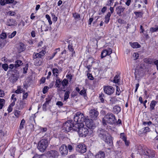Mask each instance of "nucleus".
<instances>
[{"label":"nucleus","mask_w":158,"mask_h":158,"mask_svg":"<svg viewBox=\"0 0 158 158\" xmlns=\"http://www.w3.org/2000/svg\"><path fill=\"white\" fill-rule=\"evenodd\" d=\"M98 136L101 139L104 140L110 146H112L113 142L111 137L109 135L108 132L105 130L99 129L97 131Z\"/></svg>","instance_id":"f257e3e1"},{"label":"nucleus","mask_w":158,"mask_h":158,"mask_svg":"<svg viewBox=\"0 0 158 158\" xmlns=\"http://www.w3.org/2000/svg\"><path fill=\"white\" fill-rule=\"evenodd\" d=\"M117 122V119L114 114L110 112L108 113L102 118V123L104 126L107 124L114 125Z\"/></svg>","instance_id":"f03ea898"},{"label":"nucleus","mask_w":158,"mask_h":158,"mask_svg":"<svg viewBox=\"0 0 158 158\" xmlns=\"http://www.w3.org/2000/svg\"><path fill=\"white\" fill-rule=\"evenodd\" d=\"M73 128L74 131H77L79 136L81 137H85L88 133L89 134L90 131L83 123H81L80 125L75 124Z\"/></svg>","instance_id":"7ed1b4c3"},{"label":"nucleus","mask_w":158,"mask_h":158,"mask_svg":"<svg viewBox=\"0 0 158 158\" xmlns=\"http://www.w3.org/2000/svg\"><path fill=\"white\" fill-rule=\"evenodd\" d=\"M48 145V141L47 139L43 138L38 143L37 148L42 152H44Z\"/></svg>","instance_id":"20e7f679"},{"label":"nucleus","mask_w":158,"mask_h":158,"mask_svg":"<svg viewBox=\"0 0 158 158\" xmlns=\"http://www.w3.org/2000/svg\"><path fill=\"white\" fill-rule=\"evenodd\" d=\"M84 114L80 112L76 113L74 115L73 119L74 121L76 123L75 124H78L80 125L84 122L85 118Z\"/></svg>","instance_id":"39448f33"},{"label":"nucleus","mask_w":158,"mask_h":158,"mask_svg":"<svg viewBox=\"0 0 158 158\" xmlns=\"http://www.w3.org/2000/svg\"><path fill=\"white\" fill-rule=\"evenodd\" d=\"M75 126V124H73L71 120H68L63 124V130L65 132H68L71 130L74 131L73 127Z\"/></svg>","instance_id":"423d86ee"},{"label":"nucleus","mask_w":158,"mask_h":158,"mask_svg":"<svg viewBox=\"0 0 158 158\" xmlns=\"http://www.w3.org/2000/svg\"><path fill=\"white\" fill-rule=\"evenodd\" d=\"M76 149L78 152L82 154L84 153L86 151V146L82 143H80L77 146Z\"/></svg>","instance_id":"0eeeda50"},{"label":"nucleus","mask_w":158,"mask_h":158,"mask_svg":"<svg viewBox=\"0 0 158 158\" xmlns=\"http://www.w3.org/2000/svg\"><path fill=\"white\" fill-rule=\"evenodd\" d=\"M147 149L148 148L146 147H142L141 145H137L136 147L137 154H139L141 155H145L146 154L145 152Z\"/></svg>","instance_id":"6e6552de"},{"label":"nucleus","mask_w":158,"mask_h":158,"mask_svg":"<svg viewBox=\"0 0 158 158\" xmlns=\"http://www.w3.org/2000/svg\"><path fill=\"white\" fill-rule=\"evenodd\" d=\"M60 151L61 154L63 156H65L68 154V150L66 145L63 144L60 148Z\"/></svg>","instance_id":"1a4fd4ad"},{"label":"nucleus","mask_w":158,"mask_h":158,"mask_svg":"<svg viewBox=\"0 0 158 158\" xmlns=\"http://www.w3.org/2000/svg\"><path fill=\"white\" fill-rule=\"evenodd\" d=\"M45 53V51L43 50H42L39 53L34 52L32 56L33 60L38 58H42V57L44 56Z\"/></svg>","instance_id":"9d476101"},{"label":"nucleus","mask_w":158,"mask_h":158,"mask_svg":"<svg viewBox=\"0 0 158 158\" xmlns=\"http://www.w3.org/2000/svg\"><path fill=\"white\" fill-rule=\"evenodd\" d=\"M47 154L50 158H57L59 156L58 151L55 150H51L48 152Z\"/></svg>","instance_id":"9b49d317"},{"label":"nucleus","mask_w":158,"mask_h":158,"mask_svg":"<svg viewBox=\"0 0 158 158\" xmlns=\"http://www.w3.org/2000/svg\"><path fill=\"white\" fill-rule=\"evenodd\" d=\"M98 114V112L95 109H91L89 111L90 117L93 120L97 119Z\"/></svg>","instance_id":"f8f14e48"},{"label":"nucleus","mask_w":158,"mask_h":158,"mask_svg":"<svg viewBox=\"0 0 158 158\" xmlns=\"http://www.w3.org/2000/svg\"><path fill=\"white\" fill-rule=\"evenodd\" d=\"M104 92L107 94L111 95L114 92V89L112 86H105L104 87Z\"/></svg>","instance_id":"ddd939ff"},{"label":"nucleus","mask_w":158,"mask_h":158,"mask_svg":"<svg viewBox=\"0 0 158 158\" xmlns=\"http://www.w3.org/2000/svg\"><path fill=\"white\" fill-rule=\"evenodd\" d=\"M112 53V49L111 48H109L104 49L101 52V57L103 58L107 55H110Z\"/></svg>","instance_id":"4468645a"},{"label":"nucleus","mask_w":158,"mask_h":158,"mask_svg":"<svg viewBox=\"0 0 158 158\" xmlns=\"http://www.w3.org/2000/svg\"><path fill=\"white\" fill-rule=\"evenodd\" d=\"M146 154L145 156H147L149 158H153L155 157L154 151L148 148L145 152Z\"/></svg>","instance_id":"2eb2a0df"},{"label":"nucleus","mask_w":158,"mask_h":158,"mask_svg":"<svg viewBox=\"0 0 158 158\" xmlns=\"http://www.w3.org/2000/svg\"><path fill=\"white\" fill-rule=\"evenodd\" d=\"M84 122L85 124V126L87 128H91L93 125V123L91 119L85 118Z\"/></svg>","instance_id":"dca6fc26"},{"label":"nucleus","mask_w":158,"mask_h":158,"mask_svg":"<svg viewBox=\"0 0 158 158\" xmlns=\"http://www.w3.org/2000/svg\"><path fill=\"white\" fill-rule=\"evenodd\" d=\"M6 25L9 26H15L17 24L16 20L13 19H8L6 22Z\"/></svg>","instance_id":"f3484780"},{"label":"nucleus","mask_w":158,"mask_h":158,"mask_svg":"<svg viewBox=\"0 0 158 158\" xmlns=\"http://www.w3.org/2000/svg\"><path fill=\"white\" fill-rule=\"evenodd\" d=\"M121 110L120 106L117 105L114 106L113 108V112L115 114H118L121 111Z\"/></svg>","instance_id":"a211bd4d"},{"label":"nucleus","mask_w":158,"mask_h":158,"mask_svg":"<svg viewBox=\"0 0 158 158\" xmlns=\"http://www.w3.org/2000/svg\"><path fill=\"white\" fill-rule=\"evenodd\" d=\"M125 9V7H123L121 6H119L116 8V10L117 14L119 15V16H120L121 13L124 11Z\"/></svg>","instance_id":"6ab92c4d"},{"label":"nucleus","mask_w":158,"mask_h":158,"mask_svg":"<svg viewBox=\"0 0 158 158\" xmlns=\"http://www.w3.org/2000/svg\"><path fill=\"white\" fill-rule=\"evenodd\" d=\"M14 1V0H1L0 4L2 6H4L6 4L12 3Z\"/></svg>","instance_id":"aec40b11"},{"label":"nucleus","mask_w":158,"mask_h":158,"mask_svg":"<svg viewBox=\"0 0 158 158\" xmlns=\"http://www.w3.org/2000/svg\"><path fill=\"white\" fill-rule=\"evenodd\" d=\"M105 157V154L104 152L100 151L98 152L95 155V158H104Z\"/></svg>","instance_id":"412c9836"},{"label":"nucleus","mask_w":158,"mask_h":158,"mask_svg":"<svg viewBox=\"0 0 158 158\" xmlns=\"http://www.w3.org/2000/svg\"><path fill=\"white\" fill-rule=\"evenodd\" d=\"M157 103V102L155 100H152L150 105V111H152L154 110L155 109V107Z\"/></svg>","instance_id":"4be33fe9"},{"label":"nucleus","mask_w":158,"mask_h":158,"mask_svg":"<svg viewBox=\"0 0 158 158\" xmlns=\"http://www.w3.org/2000/svg\"><path fill=\"white\" fill-rule=\"evenodd\" d=\"M43 29H44V31H47L48 30L51 31L52 30V27L51 26L48 27L46 24H44L43 27H42V26L41 27V32L43 31Z\"/></svg>","instance_id":"5701e85b"},{"label":"nucleus","mask_w":158,"mask_h":158,"mask_svg":"<svg viewBox=\"0 0 158 158\" xmlns=\"http://www.w3.org/2000/svg\"><path fill=\"white\" fill-rule=\"evenodd\" d=\"M26 49L24 44L23 43H20L18 47V49L19 52H22L24 51Z\"/></svg>","instance_id":"b1692460"},{"label":"nucleus","mask_w":158,"mask_h":158,"mask_svg":"<svg viewBox=\"0 0 158 158\" xmlns=\"http://www.w3.org/2000/svg\"><path fill=\"white\" fill-rule=\"evenodd\" d=\"M15 68H17L23 64V62L20 60H17L15 62Z\"/></svg>","instance_id":"393cba45"},{"label":"nucleus","mask_w":158,"mask_h":158,"mask_svg":"<svg viewBox=\"0 0 158 158\" xmlns=\"http://www.w3.org/2000/svg\"><path fill=\"white\" fill-rule=\"evenodd\" d=\"M131 46L134 48H138L140 47V45L137 42H134L133 43L130 42Z\"/></svg>","instance_id":"a878e982"},{"label":"nucleus","mask_w":158,"mask_h":158,"mask_svg":"<svg viewBox=\"0 0 158 158\" xmlns=\"http://www.w3.org/2000/svg\"><path fill=\"white\" fill-rule=\"evenodd\" d=\"M110 16L111 13L109 12L107 13V15L105 16V22L106 23V24L108 23L109 22Z\"/></svg>","instance_id":"bb28decb"},{"label":"nucleus","mask_w":158,"mask_h":158,"mask_svg":"<svg viewBox=\"0 0 158 158\" xmlns=\"http://www.w3.org/2000/svg\"><path fill=\"white\" fill-rule=\"evenodd\" d=\"M104 98H105V95L104 94L102 93H101L99 94V98L102 103H103L105 101Z\"/></svg>","instance_id":"cd10ccee"},{"label":"nucleus","mask_w":158,"mask_h":158,"mask_svg":"<svg viewBox=\"0 0 158 158\" xmlns=\"http://www.w3.org/2000/svg\"><path fill=\"white\" fill-rule=\"evenodd\" d=\"M61 83L64 88L68 85V80L66 79H64L61 82Z\"/></svg>","instance_id":"c85d7f7f"},{"label":"nucleus","mask_w":158,"mask_h":158,"mask_svg":"<svg viewBox=\"0 0 158 158\" xmlns=\"http://www.w3.org/2000/svg\"><path fill=\"white\" fill-rule=\"evenodd\" d=\"M156 27H152L150 28V31L152 33L158 31V25L156 26Z\"/></svg>","instance_id":"c756f323"},{"label":"nucleus","mask_w":158,"mask_h":158,"mask_svg":"<svg viewBox=\"0 0 158 158\" xmlns=\"http://www.w3.org/2000/svg\"><path fill=\"white\" fill-rule=\"evenodd\" d=\"M61 82V81L60 80V79L58 78L57 79L56 81L55 84V85L56 86V87L58 88L60 87Z\"/></svg>","instance_id":"7c9ffc66"},{"label":"nucleus","mask_w":158,"mask_h":158,"mask_svg":"<svg viewBox=\"0 0 158 158\" xmlns=\"http://www.w3.org/2000/svg\"><path fill=\"white\" fill-rule=\"evenodd\" d=\"M70 91L69 90L66 91L64 94V100L66 101L69 98Z\"/></svg>","instance_id":"2f4dec72"},{"label":"nucleus","mask_w":158,"mask_h":158,"mask_svg":"<svg viewBox=\"0 0 158 158\" xmlns=\"http://www.w3.org/2000/svg\"><path fill=\"white\" fill-rule=\"evenodd\" d=\"M25 123V121L24 119H22L21 121V123L20 124L19 128L20 129H22L24 127V124Z\"/></svg>","instance_id":"473e14b6"},{"label":"nucleus","mask_w":158,"mask_h":158,"mask_svg":"<svg viewBox=\"0 0 158 158\" xmlns=\"http://www.w3.org/2000/svg\"><path fill=\"white\" fill-rule=\"evenodd\" d=\"M79 94L81 95H83L85 98V97H86V90L83 89L81 91H80Z\"/></svg>","instance_id":"72a5a7b5"},{"label":"nucleus","mask_w":158,"mask_h":158,"mask_svg":"<svg viewBox=\"0 0 158 158\" xmlns=\"http://www.w3.org/2000/svg\"><path fill=\"white\" fill-rule=\"evenodd\" d=\"M18 78L15 76V75H13L10 78V81L12 83L16 82Z\"/></svg>","instance_id":"f704fd0d"},{"label":"nucleus","mask_w":158,"mask_h":158,"mask_svg":"<svg viewBox=\"0 0 158 158\" xmlns=\"http://www.w3.org/2000/svg\"><path fill=\"white\" fill-rule=\"evenodd\" d=\"M70 40H69V44L68 47L69 50L70 51L73 52L74 51V49L73 48L72 44H70Z\"/></svg>","instance_id":"c9c22d12"},{"label":"nucleus","mask_w":158,"mask_h":158,"mask_svg":"<svg viewBox=\"0 0 158 158\" xmlns=\"http://www.w3.org/2000/svg\"><path fill=\"white\" fill-rule=\"evenodd\" d=\"M52 73L54 76H56L57 78L58 75L57 74L58 73V69L56 68H53L52 69Z\"/></svg>","instance_id":"e433bc0d"},{"label":"nucleus","mask_w":158,"mask_h":158,"mask_svg":"<svg viewBox=\"0 0 158 158\" xmlns=\"http://www.w3.org/2000/svg\"><path fill=\"white\" fill-rule=\"evenodd\" d=\"M45 17L48 20L49 25H51L52 24V22L51 20V17L50 16L48 15L47 14L45 15Z\"/></svg>","instance_id":"4c0bfd02"},{"label":"nucleus","mask_w":158,"mask_h":158,"mask_svg":"<svg viewBox=\"0 0 158 158\" xmlns=\"http://www.w3.org/2000/svg\"><path fill=\"white\" fill-rule=\"evenodd\" d=\"M73 17L75 19H77L78 20L80 19L81 18L80 15L77 13L73 14Z\"/></svg>","instance_id":"58836bf2"},{"label":"nucleus","mask_w":158,"mask_h":158,"mask_svg":"<svg viewBox=\"0 0 158 158\" xmlns=\"http://www.w3.org/2000/svg\"><path fill=\"white\" fill-rule=\"evenodd\" d=\"M119 76L116 75L114 78L113 82L115 83H118L119 81Z\"/></svg>","instance_id":"ea45409f"},{"label":"nucleus","mask_w":158,"mask_h":158,"mask_svg":"<svg viewBox=\"0 0 158 158\" xmlns=\"http://www.w3.org/2000/svg\"><path fill=\"white\" fill-rule=\"evenodd\" d=\"M51 15L53 21L55 22L57 21L58 19L57 17L56 16L54 13H51Z\"/></svg>","instance_id":"a19ab883"},{"label":"nucleus","mask_w":158,"mask_h":158,"mask_svg":"<svg viewBox=\"0 0 158 158\" xmlns=\"http://www.w3.org/2000/svg\"><path fill=\"white\" fill-rule=\"evenodd\" d=\"M2 67L3 68V69H4V70L5 71H7L8 70L9 67L8 64H7L5 63L4 64H2Z\"/></svg>","instance_id":"79ce46f5"},{"label":"nucleus","mask_w":158,"mask_h":158,"mask_svg":"<svg viewBox=\"0 0 158 158\" xmlns=\"http://www.w3.org/2000/svg\"><path fill=\"white\" fill-rule=\"evenodd\" d=\"M144 62L146 63H147L149 64H152V61L151 59L148 58H145L144 60Z\"/></svg>","instance_id":"37998d69"},{"label":"nucleus","mask_w":158,"mask_h":158,"mask_svg":"<svg viewBox=\"0 0 158 158\" xmlns=\"http://www.w3.org/2000/svg\"><path fill=\"white\" fill-rule=\"evenodd\" d=\"M120 138L123 140V141H126L127 139L126 136L124 133L120 134Z\"/></svg>","instance_id":"c03bdc74"},{"label":"nucleus","mask_w":158,"mask_h":158,"mask_svg":"<svg viewBox=\"0 0 158 158\" xmlns=\"http://www.w3.org/2000/svg\"><path fill=\"white\" fill-rule=\"evenodd\" d=\"M28 64H27L23 68V73L24 74H26L27 72V70H28Z\"/></svg>","instance_id":"a18cd8bd"},{"label":"nucleus","mask_w":158,"mask_h":158,"mask_svg":"<svg viewBox=\"0 0 158 158\" xmlns=\"http://www.w3.org/2000/svg\"><path fill=\"white\" fill-rule=\"evenodd\" d=\"M23 92V89H21L19 87H18L17 89L15 92V93L19 94L22 93Z\"/></svg>","instance_id":"49530a36"},{"label":"nucleus","mask_w":158,"mask_h":158,"mask_svg":"<svg viewBox=\"0 0 158 158\" xmlns=\"http://www.w3.org/2000/svg\"><path fill=\"white\" fill-rule=\"evenodd\" d=\"M6 33L2 32L0 35V38L4 40L6 38Z\"/></svg>","instance_id":"de8ad7c7"},{"label":"nucleus","mask_w":158,"mask_h":158,"mask_svg":"<svg viewBox=\"0 0 158 158\" xmlns=\"http://www.w3.org/2000/svg\"><path fill=\"white\" fill-rule=\"evenodd\" d=\"M134 14L137 17H142L143 15L142 13L141 12H135Z\"/></svg>","instance_id":"09e8293b"},{"label":"nucleus","mask_w":158,"mask_h":158,"mask_svg":"<svg viewBox=\"0 0 158 158\" xmlns=\"http://www.w3.org/2000/svg\"><path fill=\"white\" fill-rule=\"evenodd\" d=\"M15 115L17 118H18L20 114V111L18 110H15Z\"/></svg>","instance_id":"8fccbe9b"},{"label":"nucleus","mask_w":158,"mask_h":158,"mask_svg":"<svg viewBox=\"0 0 158 158\" xmlns=\"http://www.w3.org/2000/svg\"><path fill=\"white\" fill-rule=\"evenodd\" d=\"M67 147L68 150L69 152H71L74 149L73 146L69 144Z\"/></svg>","instance_id":"3c124183"},{"label":"nucleus","mask_w":158,"mask_h":158,"mask_svg":"<svg viewBox=\"0 0 158 158\" xmlns=\"http://www.w3.org/2000/svg\"><path fill=\"white\" fill-rule=\"evenodd\" d=\"M16 33L17 32L16 31H13L10 35H9L8 37L9 38H13L15 35Z\"/></svg>","instance_id":"603ef678"},{"label":"nucleus","mask_w":158,"mask_h":158,"mask_svg":"<svg viewBox=\"0 0 158 158\" xmlns=\"http://www.w3.org/2000/svg\"><path fill=\"white\" fill-rule=\"evenodd\" d=\"M19 104L20 105L21 107V108H23L25 106L26 103L24 101H20L19 102Z\"/></svg>","instance_id":"864d4df0"},{"label":"nucleus","mask_w":158,"mask_h":158,"mask_svg":"<svg viewBox=\"0 0 158 158\" xmlns=\"http://www.w3.org/2000/svg\"><path fill=\"white\" fill-rule=\"evenodd\" d=\"M48 87L47 86H45L43 90V93L44 94H46L48 91Z\"/></svg>","instance_id":"5fc2aeb1"},{"label":"nucleus","mask_w":158,"mask_h":158,"mask_svg":"<svg viewBox=\"0 0 158 158\" xmlns=\"http://www.w3.org/2000/svg\"><path fill=\"white\" fill-rule=\"evenodd\" d=\"M152 122L151 121H149V122H144L143 123V124L144 126H146L147 125H148V126H150L152 124Z\"/></svg>","instance_id":"6e6d98bb"},{"label":"nucleus","mask_w":158,"mask_h":158,"mask_svg":"<svg viewBox=\"0 0 158 158\" xmlns=\"http://www.w3.org/2000/svg\"><path fill=\"white\" fill-rule=\"evenodd\" d=\"M150 128L148 127H146L144 128V129L143 130V132L145 133L148 132L150 131Z\"/></svg>","instance_id":"4d7b16f0"},{"label":"nucleus","mask_w":158,"mask_h":158,"mask_svg":"<svg viewBox=\"0 0 158 158\" xmlns=\"http://www.w3.org/2000/svg\"><path fill=\"white\" fill-rule=\"evenodd\" d=\"M63 105V103L61 101H58L56 103V105L59 107H62Z\"/></svg>","instance_id":"13d9d810"},{"label":"nucleus","mask_w":158,"mask_h":158,"mask_svg":"<svg viewBox=\"0 0 158 158\" xmlns=\"http://www.w3.org/2000/svg\"><path fill=\"white\" fill-rule=\"evenodd\" d=\"M87 75L88 78L89 79H90V80H93L94 78L93 77V76L91 74L89 73H88L87 74Z\"/></svg>","instance_id":"bf43d9fd"},{"label":"nucleus","mask_w":158,"mask_h":158,"mask_svg":"<svg viewBox=\"0 0 158 158\" xmlns=\"http://www.w3.org/2000/svg\"><path fill=\"white\" fill-rule=\"evenodd\" d=\"M118 23L121 24H124L125 23V22L124 20L121 19H118Z\"/></svg>","instance_id":"052dcab7"},{"label":"nucleus","mask_w":158,"mask_h":158,"mask_svg":"<svg viewBox=\"0 0 158 158\" xmlns=\"http://www.w3.org/2000/svg\"><path fill=\"white\" fill-rule=\"evenodd\" d=\"M4 95L5 93L4 91L2 89H0V97H3L4 96Z\"/></svg>","instance_id":"680f3d73"},{"label":"nucleus","mask_w":158,"mask_h":158,"mask_svg":"<svg viewBox=\"0 0 158 158\" xmlns=\"http://www.w3.org/2000/svg\"><path fill=\"white\" fill-rule=\"evenodd\" d=\"M12 107L13 106H10V105H9L7 109V110L8 113H10L12 111L13 109Z\"/></svg>","instance_id":"e2e57ef3"},{"label":"nucleus","mask_w":158,"mask_h":158,"mask_svg":"<svg viewBox=\"0 0 158 158\" xmlns=\"http://www.w3.org/2000/svg\"><path fill=\"white\" fill-rule=\"evenodd\" d=\"M133 56L135 58V60H136L139 57V54L136 53H134L133 54Z\"/></svg>","instance_id":"0e129e2a"},{"label":"nucleus","mask_w":158,"mask_h":158,"mask_svg":"<svg viewBox=\"0 0 158 158\" xmlns=\"http://www.w3.org/2000/svg\"><path fill=\"white\" fill-rule=\"evenodd\" d=\"M121 91L120 89L118 87H117V90L116 92V94L117 95H120V93H121Z\"/></svg>","instance_id":"69168bd1"},{"label":"nucleus","mask_w":158,"mask_h":158,"mask_svg":"<svg viewBox=\"0 0 158 158\" xmlns=\"http://www.w3.org/2000/svg\"><path fill=\"white\" fill-rule=\"evenodd\" d=\"M5 103V101L4 99L0 98V104L4 105Z\"/></svg>","instance_id":"338daca9"},{"label":"nucleus","mask_w":158,"mask_h":158,"mask_svg":"<svg viewBox=\"0 0 158 158\" xmlns=\"http://www.w3.org/2000/svg\"><path fill=\"white\" fill-rule=\"evenodd\" d=\"M40 130L42 132H45L47 131V128L46 127H41Z\"/></svg>","instance_id":"774afa93"}]
</instances>
